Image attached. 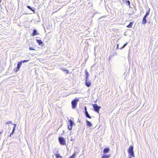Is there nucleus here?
Instances as JSON below:
<instances>
[{
    "mask_svg": "<svg viewBox=\"0 0 158 158\" xmlns=\"http://www.w3.org/2000/svg\"><path fill=\"white\" fill-rule=\"evenodd\" d=\"M128 152L130 156L135 157L133 146L130 145L129 146L128 149Z\"/></svg>",
    "mask_w": 158,
    "mask_h": 158,
    "instance_id": "nucleus-1",
    "label": "nucleus"
},
{
    "mask_svg": "<svg viewBox=\"0 0 158 158\" xmlns=\"http://www.w3.org/2000/svg\"><path fill=\"white\" fill-rule=\"evenodd\" d=\"M78 101V99H75L72 101L71 104L72 108L73 109H75L76 108Z\"/></svg>",
    "mask_w": 158,
    "mask_h": 158,
    "instance_id": "nucleus-2",
    "label": "nucleus"
},
{
    "mask_svg": "<svg viewBox=\"0 0 158 158\" xmlns=\"http://www.w3.org/2000/svg\"><path fill=\"white\" fill-rule=\"evenodd\" d=\"M93 107L94 108V110L98 113H99L100 109L101 107L98 106L97 104L93 105Z\"/></svg>",
    "mask_w": 158,
    "mask_h": 158,
    "instance_id": "nucleus-3",
    "label": "nucleus"
},
{
    "mask_svg": "<svg viewBox=\"0 0 158 158\" xmlns=\"http://www.w3.org/2000/svg\"><path fill=\"white\" fill-rule=\"evenodd\" d=\"M59 141L60 143L63 145L65 144V139L62 137H60L59 138Z\"/></svg>",
    "mask_w": 158,
    "mask_h": 158,
    "instance_id": "nucleus-4",
    "label": "nucleus"
},
{
    "mask_svg": "<svg viewBox=\"0 0 158 158\" xmlns=\"http://www.w3.org/2000/svg\"><path fill=\"white\" fill-rule=\"evenodd\" d=\"M91 84V82L90 81H89V79L85 80V85L88 87H90Z\"/></svg>",
    "mask_w": 158,
    "mask_h": 158,
    "instance_id": "nucleus-5",
    "label": "nucleus"
},
{
    "mask_svg": "<svg viewBox=\"0 0 158 158\" xmlns=\"http://www.w3.org/2000/svg\"><path fill=\"white\" fill-rule=\"evenodd\" d=\"M22 64V62H19L17 64V68L15 69V71L16 72L18 71L20 69Z\"/></svg>",
    "mask_w": 158,
    "mask_h": 158,
    "instance_id": "nucleus-6",
    "label": "nucleus"
},
{
    "mask_svg": "<svg viewBox=\"0 0 158 158\" xmlns=\"http://www.w3.org/2000/svg\"><path fill=\"white\" fill-rule=\"evenodd\" d=\"M85 80L88 79L89 77V74L88 72H87V70H85Z\"/></svg>",
    "mask_w": 158,
    "mask_h": 158,
    "instance_id": "nucleus-7",
    "label": "nucleus"
},
{
    "mask_svg": "<svg viewBox=\"0 0 158 158\" xmlns=\"http://www.w3.org/2000/svg\"><path fill=\"white\" fill-rule=\"evenodd\" d=\"M110 150V149L109 148H105L103 151V152L104 153H106L108 152Z\"/></svg>",
    "mask_w": 158,
    "mask_h": 158,
    "instance_id": "nucleus-8",
    "label": "nucleus"
},
{
    "mask_svg": "<svg viewBox=\"0 0 158 158\" xmlns=\"http://www.w3.org/2000/svg\"><path fill=\"white\" fill-rule=\"evenodd\" d=\"M36 41L41 46H42L43 44V43L41 40H36Z\"/></svg>",
    "mask_w": 158,
    "mask_h": 158,
    "instance_id": "nucleus-9",
    "label": "nucleus"
},
{
    "mask_svg": "<svg viewBox=\"0 0 158 158\" xmlns=\"http://www.w3.org/2000/svg\"><path fill=\"white\" fill-rule=\"evenodd\" d=\"M110 156V155H106L105 154H103L102 155V158H109Z\"/></svg>",
    "mask_w": 158,
    "mask_h": 158,
    "instance_id": "nucleus-10",
    "label": "nucleus"
},
{
    "mask_svg": "<svg viewBox=\"0 0 158 158\" xmlns=\"http://www.w3.org/2000/svg\"><path fill=\"white\" fill-rule=\"evenodd\" d=\"M38 33H37V31L35 29L34 30L33 32L32 33V35L34 36L36 35H38Z\"/></svg>",
    "mask_w": 158,
    "mask_h": 158,
    "instance_id": "nucleus-11",
    "label": "nucleus"
},
{
    "mask_svg": "<svg viewBox=\"0 0 158 158\" xmlns=\"http://www.w3.org/2000/svg\"><path fill=\"white\" fill-rule=\"evenodd\" d=\"M85 116L87 117L88 118H91V116L89 115L88 114L87 111H86L85 112Z\"/></svg>",
    "mask_w": 158,
    "mask_h": 158,
    "instance_id": "nucleus-12",
    "label": "nucleus"
},
{
    "mask_svg": "<svg viewBox=\"0 0 158 158\" xmlns=\"http://www.w3.org/2000/svg\"><path fill=\"white\" fill-rule=\"evenodd\" d=\"M86 124L89 127H91L92 126V124L91 123L87 120H86Z\"/></svg>",
    "mask_w": 158,
    "mask_h": 158,
    "instance_id": "nucleus-13",
    "label": "nucleus"
},
{
    "mask_svg": "<svg viewBox=\"0 0 158 158\" xmlns=\"http://www.w3.org/2000/svg\"><path fill=\"white\" fill-rule=\"evenodd\" d=\"M133 22H130L129 24L127 26V27L128 28H131L133 24Z\"/></svg>",
    "mask_w": 158,
    "mask_h": 158,
    "instance_id": "nucleus-14",
    "label": "nucleus"
},
{
    "mask_svg": "<svg viewBox=\"0 0 158 158\" xmlns=\"http://www.w3.org/2000/svg\"><path fill=\"white\" fill-rule=\"evenodd\" d=\"M147 23L146 19L143 18L142 23L143 24H145Z\"/></svg>",
    "mask_w": 158,
    "mask_h": 158,
    "instance_id": "nucleus-15",
    "label": "nucleus"
},
{
    "mask_svg": "<svg viewBox=\"0 0 158 158\" xmlns=\"http://www.w3.org/2000/svg\"><path fill=\"white\" fill-rule=\"evenodd\" d=\"M69 122L70 125L73 126L74 124V122L71 119L69 120Z\"/></svg>",
    "mask_w": 158,
    "mask_h": 158,
    "instance_id": "nucleus-16",
    "label": "nucleus"
},
{
    "mask_svg": "<svg viewBox=\"0 0 158 158\" xmlns=\"http://www.w3.org/2000/svg\"><path fill=\"white\" fill-rule=\"evenodd\" d=\"M27 8L28 9H30V10H31L33 11L34 13L35 12V11H34V10L32 9L31 7L30 6H27Z\"/></svg>",
    "mask_w": 158,
    "mask_h": 158,
    "instance_id": "nucleus-17",
    "label": "nucleus"
},
{
    "mask_svg": "<svg viewBox=\"0 0 158 158\" xmlns=\"http://www.w3.org/2000/svg\"><path fill=\"white\" fill-rule=\"evenodd\" d=\"M68 128L69 130H71L72 129V125H68Z\"/></svg>",
    "mask_w": 158,
    "mask_h": 158,
    "instance_id": "nucleus-18",
    "label": "nucleus"
},
{
    "mask_svg": "<svg viewBox=\"0 0 158 158\" xmlns=\"http://www.w3.org/2000/svg\"><path fill=\"white\" fill-rule=\"evenodd\" d=\"M75 156V153H74L72 156H70L69 158H74Z\"/></svg>",
    "mask_w": 158,
    "mask_h": 158,
    "instance_id": "nucleus-19",
    "label": "nucleus"
},
{
    "mask_svg": "<svg viewBox=\"0 0 158 158\" xmlns=\"http://www.w3.org/2000/svg\"><path fill=\"white\" fill-rule=\"evenodd\" d=\"M127 43L126 42V43L124 44L123 46L120 48V49H122L123 48L127 45Z\"/></svg>",
    "mask_w": 158,
    "mask_h": 158,
    "instance_id": "nucleus-20",
    "label": "nucleus"
},
{
    "mask_svg": "<svg viewBox=\"0 0 158 158\" xmlns=\"http://www.w3.org/2000/svg\"><path fill=\"white\" fill-rule=\"evenodd\" d=\"M56 158H58L59 157H60V158H62V157L60 156L59 154H56Z\"/></svg>",
    "mask_w": 158,
    "mask_h": 158,
    "instance_id": "nucleus-21",
    "label": "nucleus"
},
{
    "mask_svg": "<svg viewBox=\"0 0 158 158\" xmlns=\"http://www.w3.org/2000/svg\"><path fill=\"white\" fill-rule=\"evenodd\" d=\"M149 12H150V9H149V10L146 12V13L145 15H146L147 16L148 15H149Z\"/></svg>",
    "mask_w": 158,
    "mask_h": 158,
    "instance_id": "nucleus-22",
    "label": "nucleus"
},
{
    "mask_svg": "<svg viewBox=\"0 0 158 158\" xmlns=\"http://www.w3.org/2000/svg\"><path fill=\"white\" fill-rule=\"evenodd\" d=\"M63 70L64 71H65V72H66V73L67 74H68L69 73V71L67 69H63Z\"/></svg>",
    "mask_w": 158,
    "mask_h": 158,
    "instance_id": "nucleus-23",
    "label": "nucleus"
},
{
    "mask_svg": "<svg viewBox=\"0 0 158 158\" xmlns=\"http://www.w3.org/2000/svg\"><path fill=\"white\" fill-rule=\"evenodd\" d=\"M29 61V60H23L22 61H21V62H23V63H24V62H28V61Z\"/></svg>",
    "mask_w": 158,
    "mask_h": 158,
    "instance_id": "nucleus-24",
    "label": "nucleus"
},
{
    "mask_svg": "<svg viewBox=\"0 0 158 158\" xmlns=\"http://www.w3.org/2000/svg\"><path fill=\"white\" fill-rule=\"evenodd\" d=\"M13 125H14V126L13 128V130H15V127L16 126V124H13Z\"/></svg>",
    "mask_w": 158,
    "mask_h": 158,
    "instance_id": "nucleus-25",
    "label": "nucleus"
},
{
    "mask_svg": "<svg viewBox=\"0 0 158 158\" xmlns=\"http://www.w3.org/2000/svg\"><path fill=\"white\" fill-rule=\"evenodd\" d=\"M29 49L30 50H35V49H34L33 48H32V47H30L29 48Z\"/></svg>",
    "mask_w": 158,
    "mask_h": 158,
    "instance_id": "nucleus-26",
    "label": "nucleus"
},
{
    "mask_svg": "<svg viewBox=\"0 0 158 158\" xmlns=\"http://www.w3.org/2000/svg\"><path fill=\"white\" fill-rule=\"evenodd\" d=\"M14 131H14V130H12V133L10 134V136H11V135L12 134H13L14 133Z\"/></svg>",
    "mask_w": 158,
    "mask_h": 158,
    "instance_id": "nucleus-27",
    "label": "nucleus"
},
{
    "mask_svg": "<svg viewBox=\"0 0 158 158\" xmlns=\"http://www.w3.org/2000/svg\"><path fill=\"white\" fill-rule=\"evenodd\" d=\"M127 3L129 5H130V2L129 1H127Z\"/></svg>",
    "mask_w": 158,
    "mask_h": 158,
    "instance_id": "nucleus-28",
    "label": "nucleus"
},
{
    "mask_svg": "<svg viewBox=\"0 0 158 158\" xmlns=\"http://www.w3.org/2000/svg\"><path fill=\"white\" fill-rule=\"evenodd\" d=\"M11 123V122L10 121H8V122H7L6 123V124H9V123Z\"/></svg>",
    "mask_w": 158,
    "mask_h": 158,
    "instance_id": "nucleus-29",
    "label": "nucleus"
},
{
    "mask_svg": "<svg viewBox=\"0 0 158 158\" xmlns=\"http://www.w3.org/2000/svg\"><path fill=\"white\" fill-rule=\"evenodd\" d=\"M84 109H85V112L86 111H87V108H86V106H85V107Z\"/></svg>",
    "mask_w": 158,
    "mask_h": 158,
    "instance_id": "nucleus-30",
    "label": "nucleus"
},
{
    "mask_svg": "<svg viewBox=\"0 0 158 158\" xmlns=\"http://www.w3.org/2000/svg\"><path fill=\"white\" fill-rule=\"evenodd\" d=\"M147 16L146 15H145L144 16V17H143V18L146 19Z\"/></svg>",
    "mask_w": 158,
    "mask_h": 158,
    "instance_id": "nucleus-31",
    "label": "nucleus"
},
{
    "mask_svg": "<svg viewBox=\"0 0 158 158\" xmlns=\"http://www.w3.org/2000/svg\"><path fill=\"white\" fill-rule=\"evenodd\" d=\"M118 44H117V48H118Z\"/></svg>",
    "mask_w": 158,
    "mask_h": 158,
    "instance_id": "nucleus-32",
    "label": "nucleus"
},
{
    "mask_svg": "<svg viewBox=\"0 0 158 158\" xmlns=\"http://www.w3.org/2000/svg\"><path fill=\"white\" fill-rule=\"evenodd\" d=\"M131 157V156H130V157H129V158H132Z\"/></svg>",
    "mask_w": 158,
    "mask_h": 158,
    "instance_id": "nucleus-33",
    "label": "nucleus"
},
{
    "mask_svg": "<svg viewBox=\"0 0 158 158\" xmlns=\"http://www.w3.org/2000/svg\"><path fill=\"white\" fill-rule=\"evenodd\" d=\"M2 133V131L0 132V135Z\"/></svg>",
    "mask_w": 158,
    "mask_h": 158,
    "instance_id": "nucleus-34",
    "label": "nucleus"
}]
</instances>
